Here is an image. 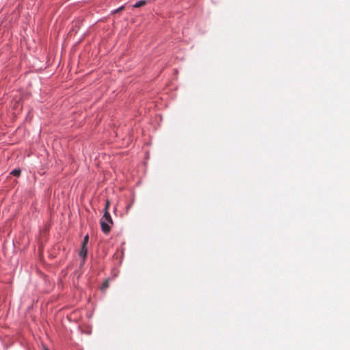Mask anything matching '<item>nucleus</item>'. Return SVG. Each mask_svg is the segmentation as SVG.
Returning a JSON list of instances; mask_svg holds the SVG:
<instances>
[{
    "mask_svg": "<svg viewBox=\"0 0 350 350\" xmlns=\"http://www.w3.org/2000/svg\"><path fill=\"white\" fill-rule=\"evenodd\" d=\"M109 207V202L107 200L106 202L105 206L104 215H103V217L101 218L100 221H107V222L112 224L113 221H112V219H111V217L109 213L108 212Z\"/></svg>",
    "mask_w": 350,
    "mask_h": 350,
    "instance_id": "obj_1",
    "label": "nucleus"
},
{
    "mask_svg": "<svg viewBox=\"0 0 350 350\" xmlns=\"http://www.w3.org/2000/svg\"><path fill=\"white\" fill-rule=\"evenodd\" d=\"M110 223L107 221H100L101 229L105 234H108L110 232Z\"/></svg>",
    "mask_w": 350,
    "mask_h": 350,
    "instance_id": "obj_2",
    "label": "nucleus"
},
{
    "mask_svg": "<svg viewBox=\"0 0 350 350\" xmlns=\"http://www.w3.org/2000/svg\"><path fill=\"white\" fill-rule=\"evenodd\" d=\"M88 254V248L87 246L81 245V248L79 252V256L83 258V262H84Z\"/></svg>",
    "mask_w": 350,
    "mask_h": 350,
    "instance_id": "obj_3",
    "label": "nucleus"
},
{
    "mask_svg": "<svg viewBox=\"0 0 350 350\" xmlns=\"http://www.w3.org/2000/svg\"><path fill=\"white\" fill-rule=\"evenodd\" d=\"M109 280H105L101 286V288H100L101 291H105L106 289L109 287Z\"/></svg>",
    "mask_w": 350,
    "mask_h": 350,
    "instance_id": "obj_4",
    "label": "nucleus"
},
{
    "mask_svg": "<svg viewBox=\"0 0 350 350\" xmlns=\"http://www.w3.org/2000/svg\"><path fill=\"white\" fill-rule=\"evenodd\" d=\"M146 4V1H144V0H142V1H137L134 5L133 7L134 8H140L142 6H144Z\"/></svg>",
    "mask_w": 350,
    "mask_h": 350,
    "instance_id": "obj_5",
    "label": "nucleus"
},
{
    "mask_svg": "<svg viewBox=\"0 0 350 350\" xmlns=\"http://www.w3.org/2000/svg\"><path fill=\"white\" fill-rule=\"evenodd\" d=\"M11 174H12L14 176H19L21 174V170L15 169L13 171H12Z\"/></svg>",
    "mask_w": 350,
    "mask_h": 350,
    "instance_id": "obj_6",
    "label": "nucleus"
},
{
    "mask_svg": "<svg viewBox=\"0 0 350 350\" xmlns=\"http://www.w3.org/2000/svg\"><path fill=\"white\" fill-rule=\"evenodd\" d=\"M88 241H89V236H88V234H86L83 238V241L82 242V245L87 246Z\"/></svg>",
    "mask_w": 350,
    "mask_h": 350,
    "instance_id": "obj_7",
    "label": "nucleus"
},
{
    "mask_svg": "<svg viewBox=\"0 0 350 350\" xmlns=\"http://www.w3.org/2000/svg\"><path fill=\"white\" fill-rule=\"evenodd\" d=\"M124 9V6H121L120 8L115 10L114 11H113V13H118L119 12H120L121 10H122Z\"/></svg>",
    "mask_w": 350,
    "mask_h": 350,
    "instance_id": "obj_8",
    "label": "nucleus"
},
{
    "mask_svg": "<svg viewBox=\"0 0 350 350\" xmlns=\"http://www.w3.org/2000/svg\"><path fill=\"white\" fill-rule=\"evenodd\" d=\"M44 350H49L48 349H45Z\"/></svg>",
    "mask_w": 350,
    "mask_h": 350,
    "instance_id": "obj_9",
    "label": "nucleus"
}]
</instances>
